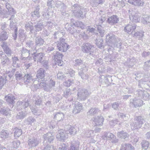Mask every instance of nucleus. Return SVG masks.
I'll list each match as a JSON object with an SVG mask.
<instances>
[{
    "label": "nucleus",
    "mask_w": 150,
    "mask_h": 150,
    "mask_svg": "<svg viewBox=\"0 0 150 150\" xmlns=\"http://www.w3.org/2000/svg\"><path fill=\"white\" fill-rule=\"evenodd\" d=\"M27 113L25 111H23L19 112L16 117L17 119H23L27 115Z\"/></svg>",
    "instance_id": "nucleus-39"
},
{
    "label": "nucleus",
    "mask_w": 150,
    "mask_h": 150,
    "mask_svg": "<svg viewBox=\"0 0 150 150\" xmlns=\"http://www.w3.org/2000/svg\"><path fill=\"white\" fill-rule=\"evenodd\" d=\"M94 135V131L90 130H86L85 134V136L87 137H92Z\"/></svg>",
    "instance_id": "nucleus-46"
},
{
    "label": "nucleus",
    "mask_w": 150,
    "mask_h": 150,
    "mask_svg": "<svg viewBox=\"0 0 150 150\" xmlns=\"http://www.w3.org/2000/svg\"><path fill=\"white\" fill-rule=\"evenodd\" d=\"M14 137H18L21 136L22 134V130L18 128L15 129Z\"/></svg>",
    "instance_id": "nucleus-44"
},
{
    "label": "nucleus",
    "mask_w": 150,
    "mask_h": 150,
    "mask_svg": "<svg viewBox=\"0 0 150 150\" xmlns=\"http://www.w3.org/2000/svg\"><path fill=\"white\" fill-rule=\"evenodd\" d=\"M104 119L102 116H95L91 119L92 123L95 126H101L103 125Z\"/></svg>",
    "instance_id": "nucleus-6"
},
{
    "label": "nucleus",
    "mask_w": 150,
    "mask_h": 150,
    "mask_svg": "<svg viewBox=\"0 0 150 150\" xmlns=\"http://www.w3.org/2000/svg\"><path fill=\"white\" fill-rule=\"evenodd\" d=\"M138 95L141 97H143L144 99L145 100H148L150 96L149 94L146 91H143L140 90L138 91Z\"/></svg>",
    "instance_id": "nucleus-20"
},
{
    "label": "nucleus",
    "mask_w": 150,
    "mask_h": 150,
    "mask_svg": "<svg viewBox=\"0 0 150 150\" xmlns=\"http://www.w3.org/2000/svg\"><path fill=\"white\" fill-rule=\"evenodd\" d=\"M21 59H23L26 58H28L30 55H33L35 53V51L33 52L32 50H28L25 48H23L21 51Z\"/></svg>",
    "instance_id": "nucleus-13"
},
{
    "label": "nucleus",
    "mask_w": 150,
    "mask_h": 150,
    "mask_svg": "<svg viewBox=\"0 0 150 150\" xmlns=\"http://www.w3.org/2000/svg\"><path fill=\"white\" fill-rule=\"evenodd\" d=\"M44 43V41L40 37H37L36 39V46H40L42 45Z\"/></svg>",
    "instance_id": "nucleus-37"
},
{
    "label": "nucleus",
    "mask_w": 150,
    "mask_h": 150,
    "mask_svg": "<svg viewBox=\"0 0 150 150\" xmlns=\"http://www.w3.org/2000/svg\"><path fill=\"white\" fill-rule=\"evenodd\" d=\"M44 150H57V149L54 148L52 145H47L45 147Z\"/></svg>",
    "instance_id": "nucleus-62"
},
{
    "label": "nucleus",
    "mask_w": 150,
    "mask_h": 150,
    "mask_svg": "<svg viewBox=\"0 0 150 150\" xmlns=\"http://www.w3.org/2000/svg\"><path fill=\"white\" fill-rule=\"evenodd\" d=\"M129 14L130 19L135 22H138L140 20L139 16L135 13L133 10H129Z\"/></svg>",
    "instance_id": "nucleus-9"
},
{
    "label": "nucleus",
    "mask_w": 150,
    "mask_h": 150,
    "mask_svg": "<svg viewBox=\"0 0 150 150\" xmlns=\"http://www.w3.org/2000/svg\"><path fill=\"white\" fill-rule=\"evenodd\" d=\"M75 62V64L76 66H80L83 63L82 61L80 59H76Z\"/></svg>",
    "instance_id": "nucleus-64"
},
{
    "label": "nucleus",
    "mask_w": 150,
    "mask_h": 150,
    "mask_svg": "<svg viewBox=\"0 0 150 150\" xmlns=\"http://www.w3.org/2000/svg\"><path fill=\"white\" fill-rule=\"evenodd\" d=\"M73 12L75 16L77 17H81L83 18L84 15L83 14V13L81 10H73Z\"/></svg>",
    "instance_id": "nucleus-36"
},
{
    "label": "nucleus",
    "mask_w": 150,
    "mask_h": 150,
    "mask_svg": "<svg viewBox=\"0 0 150 150\" xmlns=\"http://www.w3.org/2000/svg\"><path fill=\"white\" fill-rule=\"evenodd\" d=\"M79 143L77 141L76 144H72L70 146V149L69 150H78V148L79 146Z\"/></svg>",
    "instance_id": "nucleus-45"
},
{
    "label": "nucleus",
    "mask_w": 150,
    "mask_h": 150,
    "mask_svg": "<svg viewBox=\"0 0 150 150\" xmlns=\"http://www.w3.org/2000/svg\"><path fill=\"white\" fill-rule=\"evenodd\" d=\"M68 146L64 144L61 145L59 147L58 150H67Z\"/></svg>",
    "instance_id": "nucleus-60"
},
{
    "label": "nucleus",
    "mask_w": 150,
    "mask_h": 150,
    "mask_svg": "<svg viewBox=\"0 0 150 150\" xmlns=\"http://www.w3.org/2000/svg\"><path fill=\"white\" fill-rule=\"evenodd\" d=\"M54 3V1L52 0H48L47 3V5L48 7V9H50L52 8V4Z\"/></svg>",
    "instance_id": "nucleus-63"
},
{
    "label": "nucleus",
    "mask_w": 150,
    "mask_h": 150,
    "mask_svg": "<svg viewBox=\"0 0 150 150\" xmlns=\"http://www.w3.org/2000/svg\"><path fill=\"white\" fill-rule=\"evenodd\" d=\"M44 27L43 23H38L35 26L34 30L35 32L39 31L41 30Z\"/></svg>",
    "instance_id": "nucleus-35"
},
{
    "label": "nucleus",
    "mask_w": 150,
    "mask_h": 150,
    "mask_svg": "<svg viewBox=\"0 0 150 150\" xmlns=\"http://www.w3.org/2000/svg\"><path fill=\"white\" fill-rule=\"evenodd\" d=\"M89 95V94L87 90L79 89L77 94L78 99L80 100H84Z\"/></svg>",
    "instance_id": "nucleus-7"
},
{
    "label": "nucleus",
    "mask_w": 150,
    "mask_h": 150,
    "mask_svg": "<svg viewBox=\"0 0 150 150\" xmlns=\"http://www.w3.org/2000/svg\"><path fill=\"white\" fill-rule=\"evenodd\" d=\"M142 148L146 150L148 148L149 143L148 142L146 141H143L141 143Z\"/></svg>",
    "instance_id": "nucleus-47"
},
{
    "label": "nucleus",
    "mask_w": 150,
    "mask_h": 150,
    "mask_svg": "<svg viewBox=\"0 0 150 150\" xmlns=\"http://www.w3.org/2000/svg\"><path fill=\"white\" fill-rule=\"evenodd\" d=\"M68 138L67 133H65L63 130L58 131L56 135L57 139L59 141H63L66 140Z\"/></svg>",
    "instance_id": "nucleus-10"
},
{
    "label": "nucleus",
    "mask_w": 150,
    "mask_h": 150,
    "mask_svg": "<svg viewBox=\"0 0 150 150\" xmlns=\"http://www.w3.org/2000/svg\"><path fill=\"white\" fill-rule=\"evenodd\" d=\"M45 54L43 53H38L35 54L33 57L35 61H37L38 62L42 63L43 60V57Z\"/></svg>",
    "instance_id": "nucleus-17"
},
{
    "label": "nucleus",
    "mask_w": 150,
    "mask_h": 150,
    "mask_svg": "<svg viewBox=\"0 0 150 150\" xmlns=\"http://www.w3.org/2000/svg\"><path fill=\"white\" fill-rule=\"evenodd\" d=\"M136 27L135 25L129 24L125 27V31L128 33H131L136 29Z\"/></svg>",
    "instance_id": "nucleus-23"
},
{
    "label": "nucleus",
    "mask_w": 150,
    "mask_h": 150,
    "mask_svg": "<svg viewBox=\"0 0 150 150\" xmlns=\"http://www.w3.org/2000/svg\"><path fill=\"white\" fill-rule=\"evenodd\" d=\"M68 72H67L66 74L67 75V76H70L71 77L75 75V71L72 69H68Z\"/></svg>",
    "instance_id": "nucleus-58"
},
{
    "label": "nucleus",
    "mask_w": 150,
    "mask_h": 150,
    "mask_svg": "<svg viewBox=\"0 0 150 150\" xmlns=\"http://www.w3.org/2000/svg\"><path fill=\"white\" fill-rule=\"evenodd\" d=\"M2 48L3 49L4 52L8 56H10L12 53L11 50L8 47L6 43L4 42L2 43L1 45Z\"/></svg>",
    "instance_id": "nucleus-19"
},
{
    "label": "nucleus",
    "mask_w": 150,
    "mask_h": 150,
    "mask_svg": "<svg viewBox=\"0 0 150 150\" xmlns=\"http://www.w3.org/2000/svg\"><path fill=\"white\" fill-rule=\"evenodd\" d=\"M71 94V93L70 92L69 88H67L64 91V97L67 98Z\"/></svg>",
    "instance_id": "nucleus-53"
},
{
    "label": "nucleus",
    "mask_w": 150,
    "mask_h": 150,
    "mask_svg": "<svg viewBox=\"0 0 150 150\" xmlns=\"http://www.w3.org/2000/svg\"><path fill=\"white\" fill-rule=\"evenodd\" d=\"M20 145V142L19 141L16 140L14 141L12 143L11 146H8L7 148V150H16L17 147H18Z\"/></svg>",
    "instance_id": "nucleus-18"
},
{
    "label": "nucleus",
    "mask_w": 150,
    "mask_h": 150,
    "mask_svg": "<svg viewBox=\"0 0 150 150\" xmlns=\"http://www.w3.org/2000/svg\"><path fill=\"white\" fill-rule=\"evenodd\" d=\"M9 134L10 132L8 130H2L0 132V137L4 139L8 137Z\"/></svg>",
    "instance_id": "nucleus-27"
},
{
    "label": "nucleus",
    "mask_w": 150,
    "mask_h": 150,
    "mask_svg": "<svg viewBox=\"0 0 150 150\" xmlns=\"http://www.w3.org/2000/svg\"><path fill=\"white\" fill-rule=\"evenodd\" d=\"M102 138L104 140H109L114 143L117 142L118 141V139L113 134L109 132H105L102 136Z\"/></svg>",
    "instance_id": "nucleus-8"
},
{
    "label": "nucleus",
    "mask_w": 150,
    "mask_h": 150,
    "mask_svg": "<svg viewBox=\"0 0 150 150\" xmlns=\"http://www.w3.org/2000/svg\"><path fill=\"white\" fill-rule=\"evenodd\" d=\"M39 143V141L35 137H30L28 141V144L30 147H34L37 146Z\"/></svg>",
    "instance_id": "nucleus-15"
},
{
    "label": "nucleus",
    "mask_w": 150,
    "mask_h": 150,
    "mask_svg": "<svg viewBox=\"0 0 150 150\" xmlns=\"http://www.w3.org/2000/svg\"><path fill=\"white\" fill-rule=\"evenodd\" d=\"M96 44L99 48L103 47V40L102 39H97L96 40Z\"/></svg>",
    "instance_id": "nucleus-49"
},
{
    "label": "nucleus",
    "mask_w": 150,
    "mask_h": 150,
    "mask_svg": "<svg viewBox=\"0 0 150 150\" xmlns=\"http://www.w3.org/2000/svg\"><path fill=\"white\" fill-rule=\"evenodd\" d=\"M80 76L81 77L82 79H87L88 78V74H86L83 72H79Z\"/></svg>",
    "instance_id": "nucleus-59"
},
{
    "label": "nucleus",
    "mask_w": 150,
    "mask_h": 150,
    "mask_svg": "<svg viewBox=\"0 0 150 150\" xmlns=\"http://www.w3.org/2000/svg\"><path fill=\"white\" fill-rule=\"evenodd\" d=\"M64 115L63 113L57 112L54 115V118L58 121H60L61 120H63L64 118Z\"/></svg>",
    "instance_id": "nucleus-31"
},
{
    "label": "nucleus",
    "mask_w": 150,
    "mask_h": 150,
    "mask_svg": "<svg viewBox=\"0 0 150 150\" xmlns=\"http://www.w3.org/2000/svg\"><path fill=\"white\" fill-rule=\"evenodd\" d=\"M63 35V32H61L60 31H57L55 32L54 34V38H60V37H62Z\"/></svg>",
    "instance_id": "nucleus-52"
},
{
    "label": "nucleus",
    "mask_w": 150,
    "mask_h": 150,
    "mask_svg": "<svg viewBox=\"0 0 150 150\" xmlns=\"http://www.w3.org/2000/svg\"><path fill=\"white\" fill-rule=\"evenodd\" d=\"M90 3L91 6L96 7L99 4H103V0H90Z\"/></svg>",
    "instance_id": "nucleus-32"
},
{
    "label": "nucleus",
    "mask_w": 150,
    "mask_h": 150,
    "mask_svg": "<svg viewBox=\"0 0 150 150\" xmlns=\"http://www.w3.org/2000/svg\"><path fill=\"white\" fill-rule=\"evenodd\" d=\"M130 106H134L135 108L140 107L143 105V101L135 98L134 99H131L130 100Z\"/></svg>",
    "instance_id": "nucleus-11"
},
{
    "label": "nucleus",
    "mask_w": 150,
    "mask_h": 150,
    "mask_svg": "<svg viewBox=\"0 0 150 150\" xmlns=\"http://www.w3.org/2000/svg\"><path fill=\"white\" fill-rule=\"evenodd\" d=\"M117 115L120 119H123L125 121L127 120L128 119V116H127L125 115L122 113H119Z\"/></svg>",
    "instance_id": "nucleus-50"
},
{
    "label": "nucleus",
    "mask_w": 150,
    "mask_h": 150,
    "mask_svg": "<svg viewBox=\"0 0 150 150\" xmlns=\"http://www.w3.org/2000/svg\"><path fill=\"white\" fill-rule=\"evenodd\" d=\"M117 136L122 139H126L128 137L129 135L126 132L122 130L118 132Z\"/></svg>",
    "instance_id": "nucleus-26"
},
{
    "label": "nucleus",
    "mask_w": 150,
    "mask_h": 150,
    "mask_svg": "<svg viewBox=\"0 0 150 150\" xmlns=\"http://www.w3.org/2000/svg\"><path fill=\"white\" fill-rule=\"evenodd\" d=\"M45 76L44 70L42 68H40L37 72V77L39 79H43Z\"/></svg>",
    "instance_id": "nucleus-29"
},
{
    "label": "nucleus",
    "mask_w": 150,
    "mask_h": 150,
    "mask_svg": "<svg viewBox=\"0 0 150 150\" xmlns=\"http://www.w3.org/2000/svg\"><path fill=\"white\" fill-rule=\"evenodd\" d=\"M100 112V110L96 108H91L87 112V115L88 116H93L98 114Z\"/></svg>",
    "instance_id": "nucleus-25"
},
{
    "label": "nucleus",
    "mask_w": 150,
    "mask_h": 150,
    "mask_svg": "<svg viewBox=\"0 0 150 150\" xmlns=\"http://www.w3.org/2000/svg\"><path fill=\"white\" fill-rule=\"evenodd\" d=\"M77 132L76 129L73 127H71L69 129L68 131L67 132V134H69L72 135H74Z\"/></svg>",
    "instance_id": "nucleus-38"
},
{
    "label": "nucleus",
    "mask_w": 150,
    "mask_h": 150,
    "mask_svg": "<svg viewBox=\"0 0 150 150\" xmlns=\"http://www.w3.org/2000/svg\"><path fill=\"white\" fill-rule=\"evenodd\" d=\"M106 43L110 46L113 47H120L121 43L120 42H118L114 34L110 33L106 36Z\"/></svg>",
    "instance_id": "nucleus-1"
},
{
    "label": "nucleus",
    "mask_w": 150,
    "mask_h": 150,
    "mask_svg": "<svg viewBox=\"0 0 150 150\" xmlns=\"http://www.w3.org/2000/svg\"><path fill=\"white\" fill-rule=\"evenodd\" d=\"M144 122V120L142 116L137 117L135 118L134 122L130 124L131 128L133 130L140 128Z\"/></svg>",
    "instance_id": "nucleus-3"
},
{
    "label": "nucleus",
    "mask_w": 150,
    "mask_h": 150,
    "mask_svg": "<svg viewBox=\"0 0 150 150\" xmlns=\"http://www.w3.org/2000/svg\"><path fill=\"white\" fill-rule=\"evenodd\" d=\"M8 38V36L7 34V33L4 31H3L0 35V41L6 40Z\"/></svg>",
    "instance_id": "nucleus-40"
},
{
    "label": "nucleus",
    "mask_w": 150,
    "mask_h": 150,
    "mask_svg": "<svg viewBox=\"0 0 150 150\" xmlns=\"http://www.w3.org/2000/svg\"><path fill=\"white\" fill-rule=\"evenodd\" d=\"M74 82V79H70L64 82V85L67 86H69Z\"/></svg>",
    "instance_id": "nucleus-48"
},
{
    "label": "nucleus",
    "mask_w": 150,
    "mask_h": 150,
    "mask_svg": "<svg viewBox=\"0 0 150 150\" xmlns=\"http://www.w3.org/2000/svg\"><path fill=\"white\" fill-rule=\"evenodd\" d=\"M83 106L81 103L76 102L73 107V113L75 114H77L83 110Z\"/></svg>",
    "instance_id": "nucleus-12"
},
{
    "label": "nucleus",
    "mask_w": 150,
    "mask_h": 150,
    "mask_svg": "<svg viewBox=\"0 0 150 150\" xmlns=\"http://www.w3.org/2000/svg\"><path fill=\"white\" fill-rule=\"evenodd\" d=\"M0 113L6 115L8 114V110H6L5 108H0Z\"/></svg>",
    "instance_id": "nucleus-56"
},
{
    "label": "nucleus",
    "mask_w": 150,
    "mask_h": 150,
    "mask_svg": "<svg viewBox=\"0 0 150 150\" xmlns=\"http://www.w3.org/2000/svg\"><path fill=\"white\" fill-rule=\"evenodd\" d=\"M5 99L9 104H13L15 103L14 100L15 99L14 97L12 95H8L5 97Z\"/></svg>",
    "instance_id": "nucleus-22"
},
{
    "label": "nucleus",
    "mask_w": 150,
    "mask_h": 150,
    "mask_svg": "<svg viewBox=\"0 0 150 150\" xmlns=\"http://www.w3.org/2000/svg\"><path fill=\"white\" fill-rule=\"evenodd\" d=\"M108 21L109 23L113 24L117 23L119 21V19L116 15H113L109 17Z\"/></svg>",
    "instance_id": "nucleus-21"
},
{
    "label": "nucleus",
    "mask_w": 150,
    "mask_h": 150,
    "mask_svg": "<svg viewBox=\"0 0 150 150\" xmlns=\"http://www.w3.org/2000/svg\"><path fill=\"white\" fill-rule=\"evenodd\" d=\"M54 134L53 133L49 132L44 134L43 138L45 141L51 143L54 139Z\"/></svg>",
    "instance_id": "nucleus-16"
},
{
    "label": "nucleus",
    "mask_w": 150,
    "mask_h": 150,
    "mask_svg": "<svg viewBox=\"0 0 150 150\" xmlns=\"http://www.w3.org/2000/svg\"><path fill=\"white\" fill-rule=\"evenodd\" d=\"M12 60L13 64V65H13V66L19 67V65L17 63V62H18V58L17 57H12Z\"/></svg>",
    "instance_id": "nucleus-54"
},
{
    "label": "nucleus",
    "mask_w": 150,
    "mask_h": 150,
    "mask_svg": "<svg viewBox=\"0 0 150 150\" xmlns=\"http://www.w3.org/2000/svg\"><path fill=\"white\" fill-rule=\"evenodd\" d=\"M74 25L75 26L81 28L82 29L84 28L85 27V25L81 22L77 21L74 23Z\"/></svg>",
    "instance_id": "nucleus-51"
},
{
    "label": "nucleus",
    "mask_w": 150,
    "mask_h": 150,
    "mask_svg": "<svg viewBox=\"0 0 150 150\" xmlns=\"http://www.w3.org/2000/svg\"><path fill=\"white\" fill-rule=\"evenodd\" d=\"M24 79L26 83H31L32 84L35 81V80L33 79L32 77L29 74L25 75L24 77Z\"/></svg>",
    "instance_id": "nucleus-30"
},
{
    "label": "nucleus",
    "mask_w": 150,
    "mask_h": 150,
    "mask_svg": "<svg viewBox=\"0 0 150 150\" xmlns=\"http://www.w3.org/2000/svg\"><path fill=\"white\" fill-rule=\"evenodd\" d=\"M63 55L62 54L57 52L54 56V60L56 62V64L59 66L62 65L63 61H62Z\"/></svg>",
    "instance_id": "nucleus-14"
},
{
    "label": "nucleus",
    "mask_w": 150,
    "mask_h": 150,
    "mask_svg": "<svg viewBox=\"0 0 150 150\" xmlns=\"http://www.w3.org/2000/svg\"><path fill=\"white\" fill-rule=\"evenodd\" d=\"M144 33L142 31L141 32H137L134 34V35L137 37H139V39H141V38L144 37Z\"/></svg>",
    "instance_id": "nucleus-61"
},
{
    "label": "nucleus",
    "mask_w": 150,
    "mask_h": 150,
    "mask_svg": "<svg viewBox=\"0 0 150 150\" xmlns=\"http://www.w3.org/2000/svg\"><path fill=\"white\" fill-rule=\"evenodd\" d=\"M128 2L135 6H142L143 5V2L141 0H128Z\"/></svg>",
    "instance_id": "nucleus-24"
},
{
    "label": "nucleus",
    "mask_w": 150,
    "mask_h": 150,
    "mask_svg": "<svg viewBox=\"0 0 150 150\" xmlns=\"http://www.w3.org/2000/svg\"><path fill=\"white\" fill-rule=\"evenodd\" d=\"M98 30L101 37H103L104 35L105 30L102 28L101 25H96Z\"/></svg>",
    "instance_id": "nucleus-42"
},
{
    "label": "nucleus",
    "mask_w": 150,
    "mask_h": 150,
    "mask_svg": "<svg viewBox=\"0 0 150 150\" xmlns=\"http://www.w3.org/2000/svg\"><path fill=\"white\" fill-rule=\"evenodd\" d=\"M25 27L26 28V30H30L31 32H33V27L29 23L26 24L25 25Z\"/></svg>",
    "instance_id": "nucleus-57"
},
{
    "label": "nucleus",
    "mask_w": 150,
    "mask_h": 150,
    "mask_svg": "<svg viewBox=\"0 0 150 150\" xmlns=\"http://www.w3.org/2000/svg\"><path fill=\"white\" fill-rule=\"evenodd\" d=\"M55 84V81L51 79L49 81L48 83L47 81L42 80L38 85L39 86L38 88H43L46 91H49L50 89L54 87ZM38 85L36 86H38Z\"/></svg>",
    "instance_id": "nucleus-2"
},
{
    "label": "nucleus",
    "mask_w": 150,
    "mask_h": 150,
    "mask_svg": "<svg viewBox=\"0 0 150 150\" xmlns=\"http://www.w3.org/2000/svg\"><path fill=\"white\" fill-rule=\"evenodd\" d=\"M10 29L12 30H14L16 31H17V28L15 26V24L13 23V21H12L10 22Z\"/></svg>",
    "instance_id": "nucleus-55"
},
{
    "label": "nucleus",
    "mask_w": 150,
    "mask_h": 150,
    "mask_svg": "<svg viewBox=\"0 0 150 150\" xmlns=\"http://www.w3.org/2000/svg\"><path fill=\"white\" fill-rule=\"evenodd\" d=\"M141 21L143 24H148L150 23V16L144 15L142 18Z\"/></svg>",
    "instance_id": "nucleus-33"
},
{
    "label": "nucleus",
    "mask_w": 150,
    "mask_h": 150,
    "mask_svg": "<svg viewBox=\"0 0 150 150\" xmlns=\"http://www.w3.org/2000/svg\"><path fill=\"white\" fill-rule=\"evenodd\" d=\"M120 150H134V148L131 144H124L122 145Z\"/></svg>",
    "instance_id": "nucleus-28"
},
{
    "label": "nucleus",
    "mask_w": 150,
    "mask_h": 150,
    "mask_svg": "<svg viewBox=\"0 0 150 150\" xmlns=\"http://www.w3.org/2000/svg\"><path fill=\"white\" fill-rule=\"evenodd\" d=\"M34 44V43L33 41H29L26 42V45L27 46L30 48V47L31 49L30 50H32V51L33 52L35 51L36 52V47L34 46H33Z\"/></svg>",
    "instance_id": "nucleus-34"
},
{
    "label": "nucleus",
    "mask_w": 150,
    "mask_h": 150,
    "mask_svg": "<svg viewBox=\"0 0 150 150\" xmlns=\"http://www.w3.org/2000/svg\"><path fill=\"white\" fill-rule=\"evenodd\" d=\"M81 48L83 52L92 54L94 51V48L93 45L87 43L83 44L81 46Z\"/></svg>",
    "instance_id": "nucleus-5"
},
{
    "label": "nucleus",
    "mask_w": 150,
    "mask_h": 150,
    "mask_svg": "<svg viewBox=\"0 0 150 150\" xmlns=\"http://www.w3.org/2000/svg\"><path fill=\"white\" fill-rule=\"evenodd\" d=\"M19 36L21 40H24L25 38V35L24 31L23 30H20L19 31Z\"/></svg>",
    "instance_id": "nucleus-41"
},
{
    "label": "nucleus",
    "mask_w": 150,
    "mask_h": 150,
    "mask_svg": "<svg viewBox=\"0 0 150 150\" xmlns=\"http://www.w3.org/2000/svg\"><path fill=\"white\" fill-rule=\"evenodd\" d=\"M65 40L63 38H60L59 41L55 42L57 45V48L59 51L65 52L69 48V46L64 42Z\"/></svg>",
    "instance_id": "nucleus-4"
},
{
    "label": "nucleus",
    "mask_w": 150,
    "mask_h": 150,
    "mask_svg": "<svg viewBox=\"0 0 150 150\" xmlns=\"http://www.w3.org/2000/svg\"><path fill=\"white\" fill-rule=\"evenodd\" d=\"M35 121V118L31 117H30L26 119L25 121V123L26 124L31 125Z\"/></svg>",
    "instance_id": "nucleus-43"
}]
</instances>
